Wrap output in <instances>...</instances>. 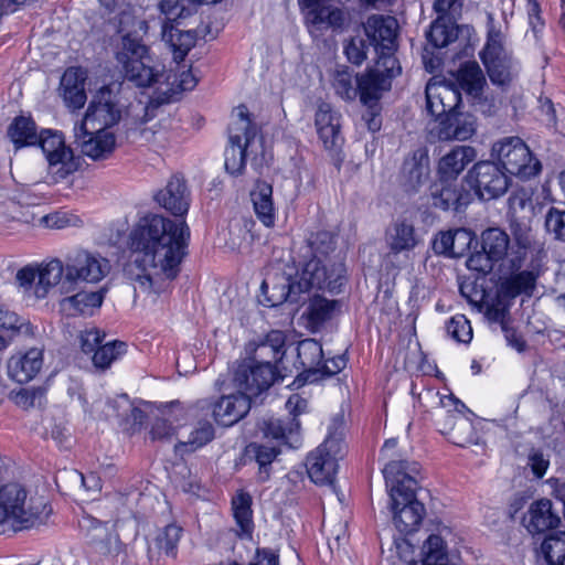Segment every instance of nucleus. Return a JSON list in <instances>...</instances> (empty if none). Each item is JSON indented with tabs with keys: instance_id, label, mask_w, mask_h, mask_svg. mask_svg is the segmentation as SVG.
Masks as SVG:
<instances>
[{
	"instance_id": "obj_52",
	"label": "nucleus",
	"mask_w": 565,
	"mask_h": 565,
	"mask_svg": "<svg viewBox=\"0 0 565 565\" xmlns=\"http://www.w3.org/2000/svg\"><path fill=\"white\" fill-rule=\"evenodd\" d=\"M247 452L255 456V459L259 465L260 472H263L264 469V472L266 473L265 478H267L268 473L266 467L276 459L280 452V449L279 446L274 443L271 445L252 443L247 446Z\"/></svg>"
},
{
	"instance_id": "obj_57",
	"label": "nucleus",
	"mask_w": 565,
	"mask_h": 565,
	"mask_svg": "<svg viewBox=\"0 0 565 565\" xmlns=\"http://www.w3.org/2000/svg\"><path fill=\"white\" fill-rule=\"evenodd\" d=\"M40 223L47 228L62 230L70 226H79L83 222L79 216L65 211H57L40 218Z\"/></svg>"
},
{
	"instance_id": "obj_17",
	"label": "nucleus",
	"mask_w": 565,
	"mask_h": 565,
	"mask_svg": "<svg viewBox=\"0 0 565 565\" xmlns=\"http://www.w3.org/2000/svg\"><path fill=\"white\" fill-rule=\"evenodd\" d=\"M519 63L508 50L507 36L501 31H497V86L502 90L513 89L510 96V104L515 111L522 107V96L514 86V81L519 74Z\"/></svg>"
},
{
	"instance_id": "obj_48",
	"label": "nucleus",
	"mask_w": 565,
	"mask_h": 565,
	"mask_svg": "<svg viewBox=\"0 0 565 565\" xmlns=\"http://www.w3.org/2000/svg\"><path fill=\"white\" fill-rule=\"evenodd\" d=\"M13 403L23 408L42 407L45 403V388L43 387H26L20 388L17 392H11L10 395Z\"/></svg>"
},
{
	"instance_id": "obj_51",
	"label": "nucleus",
	"mask_w": 565,
	"mask_h": 565,
	"mask_svg": "<svg viewBox=\"0 0 565 565\" xmlns=\"http://www.w3.org/2000/svg\"><path fill=\"white\" fill-rule=\"evenodd\" d=\"M335 301L322 297H315L308 307V320L313 326H320L331 319Z\"/></svg>"
},
{
	"instance_id": "obj_28",
	"label": "nucleus",
	"mask_w": 565,
	"mask_h": 565,
	"mask_svg": "<svg viewBox=\"0 0 565 565\" xmlns=\"http://www.w3.org/2000/svg\"><path fill=\"white\" fill-rule=\"evenodd\" d=\"M436 134L439 140H467L475 132V121L469 114L452 110L438 120Z\"/></svg>"
},
{
	"instance_id": "obj_50",
	"label": "nucleus",
	"mask_w": 565,
	"mask_h": 565,
	"mask_svg": "<svg viewBox=\"0 0 565 565\" xmlns=\"http://www.w3.org/2000/svg\"><path fill=\"white\" fill-rule=\"evenodd\" d=\"M126 343L114 341L98 347L93 355V363L98 369H107L113 361L117 360L126 352Z\"/></svg>"
},
{
	"instance_id": "obj_14",
	"label": "nucleus",
	"mask_w": 565,
	"mask_h": 565,
	"mask_svg": "<svg viewBox=\"0 0 565 565\" xmlns=\"http://www.w3.org/2000/svg\"><path fill=\"white\" fill-rule=\"evenodd\" d=\"M73 132L76 148L92 160H106L115 151L116 136L106 127L75 122Z\"/></svg>"
},
{
	"instance_id": "obj_2",
	"label": "nucleus",
	"mask_w": 565,
	"mask_h": 565,
	"mask_svg": "<svg viewBox=\"0 0 565 565\" xmlns=\"http://www.w3.org/2000/svg\"><path fill=\"white\" fill-rule=\"evenodd\" d=\"M109 271L107 258L86 249H77L68 253L64 260L52 258L22 267L17 271L15 281L24 294L44 299L54 288L62 295H68L76 291L81 282H99Z\"/></svg>"
},
{
	"instance_id": "obj_3",
	"label": "nucleus",
	"mask_w": 565,
	"mask_h": 565,
	"mask_svg": "<svg viewBox=\"0 0 565 565\" xmlns=\"http://www.w3.org/2000/svg\"><path fill=\"white\" fill-rule=\"evenodd\" d=\"M110 12H116L120 41L116 44L115 58L120 65L124 76L138 87L154 84L160 73L152 66L149 47L142 42L139 33H147L148 24L135 15L134 8L127 0H99Z\"/></svg>"
},
{
	"instance_id": "obj_22",
	"label": "nucleus",
	"mask_w": 565,
	"mask_h": 565,
	"mask_svg": "<svg viewBox=\"0 0 565 565\" xmlns=\"http://www.w3.org/2000/svg\"><path fill=\"white\" fill-rule=\"evenodd\" d=\"M385 243L388 248L386 257L403 254L408 256L420 243L413 223L406 220H396L386 230Z\"/></svg>"
},
{
	"instance_id": "obj_1",
	"label": "nucleus",
	"mask_w": 565,
	"mask_h": 565,
	"mask_svg": "<svg viewBox=\"0 0 565 565\" xmlns=\"http://www.w3.org/2000/svg\"><path fill=\"white\" fill-rule=\"evenodd\" d=\"M190 239L185 221H172L158 214L140 218L129 235L132 262L140 270L134 276L135 289L160 294L180 270Z\"/></svg>"
},
{
	"instance_id": "obj_59",
	"label": "nucleus",
	"mask_w": 565,
	"mask_h": 565,
	"mask_svg": "<svg viewBox=\"0 0 565 565\" xmlns=\"http://www.w3.org/2000/svg\"><path fill=\"white\" fill-rule=\"evenodd\" d=\"M315 124L317 130H320L324 127H331L333 125L340 124V116L338 113L333 111L330 104L322 102L318 105Z\"/></svg>"
},
{
	"instance_id": "obj_53",
	"label": "nucleus",
	"mask_w": 565,
	"mask_h": 565,
	"mask_svg": "<svg viewBox=\"0 0 565 565\" xmlns=\"http://www.w3.org/2000/svg\"><path fill=\"white\" fill-rule=\"evenodd\" d=\"M448 401L455 404V411L446 409L447 404L444 399L443 407L437 411L435 415V424L438 430L448 438L447 429H451L452 420L457 419L458 416H462L459 407L463 408L465 405L460 403L458 399H455L452 396H448Z\"/></svg>"
},
{
	"instance_id": "obj_24",
	"label": "nucleus",
	"mask_w": 565,
	"mask_h": 565,
	"mask_svg": "<svg viewBox=\"0 0 565 565\" xmlns=\"http://www.w3.org/2000/svg\"><path fill=\"white\" fill-rule=\"evenodd\" d=\"M43 366V351L31 348L25 352L11 355L7 362V372L10 379L18 383H25L34 379Z\"/></svg>"
},
{
	"instance_id": "obj_15",
	"label": "nucleus",
	"mask_w": 565,
	"mask_h": 565,
	"mask_svg": "<svg viewBox=\"0 0 565 565\" xmlns=\"http://www.w3.org/2000/svg\"><path fill=\"white\" fill-rule=\"evenodd\" d=\"M363 29L370 45L376 53L377 61L387 57L396 58L398 22L392 15L372 14L363 23Z\"/></svg>"
},
{
	"instance_id": "obj_45",
	"label": "nucleus",
	"mask_w": 565,
	"mask_h": 565,
	"mask_svg": "<svg viewBox=\"0 0 565 565\" xmlns=\"http://www.w3.org/2000/svg\"><path fill=\"white\" fill-rule=\"evenodd\" d=\"M297 355L305 369L319 372L323 360V350L319 341L316 339L300 341L297 348Z\"/></svg>"
},
{
	"instance_id": "obj_49",
	"label": "nucleus",
	"mask_w": 565,
	"mask_h": 565,
	"mask_svg": "<svg viewBox=\"0 0 565 565\" xmlns=\"http://www.w3.org/2000/svg\"><path fill=\"white\" fill-rule=\"evenodd\" d=\"M182 535V527L172 523L164 526L156 536V545L168 556L175 557L178 543Z\"/></svg>"
},
{
	"instance_id": "obj_9",
	"label": "nucleus",
	"mask_w": 565,
	"mask_h": 565,
	"mask_svg": "<svg viewBox=\"0 0 565 565\" xmlns=\"http://www.w3.org/2000/svg\"><path fill=\"white\" fill-rule=\"evenodd\" d=\"M160 9L167 21L162 25V40L169 44L175 62L184 60L188 52L196 42V32L182 30V20L193 15L198 11L195 0H162Z\"/></svg>"
},
{
	"instance_id": "obj_35",
	"label": "nucleus",
	"mask_w": 565,
	"mask_h": 565,
	"mask_svg": "<svg viewBox=\"0 0 565 565\" xmlns=\"http://www.w3.org/2000/svg\"><path fill=\"white\" fill-rule=\"evenodd\" d=\"M467 182L480 200L494 199V163L490 160L477 162L469 171Z\"/></svg>"
},
{
	"instance_id": "obj_6",
	"label": "nucleus",
	"mask_w": 565,
	"mask_h": 565,
	"mask_svg": "<svg viewBox=\"0 0 565 565\" xmlns=\"http://www.w3.org/2000/svg\"><path fill=\"white\" fill-rule=\"evenodd\" d=\"M491 236L492 228L486 230L481 235V250L471 254L467 260V267L478 273L469 301L490 324L494 322V244L489 243Z\"/></svg>"
},
{
	"instance_id": "obj_39",
	"label": "nucleus",
	"mask_w": 565,
	"mask_h": 565,
	"mask_svg": "<svg viewBox=\"0 0 565 565\" xmlns=\"http://www.w3.org/2000/svg\"><path fill=\"white\" fill-rule=\"evenodd\" d=\"M8 137L14 143L15 149L34 146L38 143V129L31 117L19 116L8 127Z\"/></svg>"
},
{
	"instance_id": "obj_47",
	"label": "nucleus",
	"mask_w": 565,
	"mask_h": 565,
	"mask_svg": "<svg viewBox=\"0 0 565 565\" xmlns=\"http://www.w3.org/2000/svg\"><path fill=\"white\" fill-rule=\"evenodd\" d=\"M214 438V427L210 422H199L190 433L186 440L181 441L177 448L179 451H195Z\"/></svg>"
},
{
	"instance_id": "obj_10",
	"label": "nucleus",
	"mask_w": 565,
	"mask_h": 565,
	"mask_svg": "<svg viewBox=\"0 0 565 565\" xmlns=\"http://www.w3.org/2000/svg\"><path fill=\"white\" fill-rule=\"evenodd\" d=\"M236 120L228 128L230 147L225 150V169L231 174H239L245 167L248 147L256 137V127L252 124L246 106L236 108Z\"/></svg>"
},
{
	"instance_id": "obj_29",
	"label": "nucleus",
	"mask_w": 565,
	"mask_h": 565,
	"mask_svg": "<svg viewBox=\"0 0 565 565\" xmlns=\"http://www.w3.org/2000/svg\"><path fill=\"white\" fill-rule=\"evenodd\" d=\"M250 403L248 396L241 391L223 396L213 407L214 419L222 426H232L249 412Z\"/></svg>"
},
{
	"instance_id": "obj_41",
	"label": "nucleus",
	"mask_w": 565,
	"mask_h": 565,
	"mask_svg": "<svg viewBox=\"0 0 565 565\" xmlns=\"http://www.w3.org/2000/svg\"><path fill=\"white\" fill-rule=\"evenodd\" d=\"M232 509L241 530L238 535L249 537L253 531L252 497L247 492H238L232 499Z\"/></svg>"
},
{
	"instance_id": "obj_44",
	"label": "nucleus",
	"mask_w": 565,
	"mask_h": 565,
	"mask_svg": "<svg viewBox=\"0 0 565 565\" xmlns=\"http://www.w3.org/2000/svg\"><path fill=\"white\" fill-rule=\"evenodd\" d=\"M497 324H500L508 347L516 350L519 353L526 350V341L514 327L513 321L507 313V310L504 308H499V297H497Z\"/></svg>"
},
{
	"instance_id": "obj_19",
	"label": "nucleus",
	"mask_w": 565,
	"mask_h": 565,
	"mask_svg": "<svg viewBox=\"0 0 565 565\" xmlns=\"http://www.w3.org/2000/svg\"><path fill=\"white\" fill-rule=\"evenodd\" d=\"M426 110L436 120L456 110L461 104L459 87L452 83L429 82L425 89Z\"/></svg>"
},
{
	"instance_id": "obj_58",
	"label": "nucleus",
	"mask_w": 565,
	"mask_h": 565,
	"mask_svg": "<svg viewBox=\"0 0 565 565\" xmlns=\"http://www.w3.org/2000/svg\"><path fill=\"white\" fill-rule=\"evenodd\" d=\"M544 225L555 239L565 242V210L552 206L545 215Z\"/></svg>"
},
{
	"instance_id": "obj_63",
	"label": "nucleus",
	"mask_w": 565,
	"mask_h": 565,
	"mask_svg": "<svg viewBox=\"0 0 565 565\" xmlns=\"http://www.w3.org/2000/svg\"><path fill=\"white\" fill-rule=\"evenodd\" d=\"M344 53L348 60L360 65L366 58V44L361 38H352L344 45Z\"/></svg>"
},
{
	"instance_id": "obj_62",
	"label": "nucleus",
	"mask_w": 565,
	"mask_h": 565,
	"mask_svg": "<svg viewBox=\"0 0 565 565\" xmlns=\"http://www.w3.org/2000/svg\"><path fill=\"white\" fill-rule=\"evenodd\" d=\"M527 465L531 468L533 476L541 479L544 477L550 466V459L541 449L532 448L527 456Z\"/></svg>"
},
{
	"instance_id": "obj_60",
	"label": "nucleus",
	"mask_w": 565,
	"mask_h": 565,
	"mask_svg": "<svg viewBox=\"0 0 565 565\" xmlns=\"http://www.w3.org/2000/svg\"><path fill=\"white\" fill-rule=\"evenodd\" d=\"M317 132L326 150L335 152L341 148L342 137L340 134V124L324 127L317 130Z\"/></svg>"
},
{
	"instance_id": "obj_27",
	"label": "nucleus",
	"mask_w": 565,
	"mask_h": 565,
	"mask_svg": "<svg viewBox=\"0 0 565 565\" xmlns=\"http://www.w3.org/2000/svg\"><path fill=\"white\" fill-rule=\"evenodd\" d=\"M522 523L531 534H541L555 529L561 523L559 515L553 510L550 499L543 498L531 503Z\"/></svg>"
},
{
	"instance_id": "obj_31",
	"label": "nucleus",
	"mask_w": 565,
	"mask_h": 565,
	"mask_svg": "<svg viewBox=\"0 0 565 565\" xmlns=\"http://www.w3.org/2000/svg\"><path fill=\"white\" fill-rule=\"evenodd\" d=\"M429 158L422 151L406 158L401 172V182L405 191L417 192L429 178Z\"/></svg>"
},
{
	"instance_id": "obj_64",
	"label": "nucleus",
	"mask_w": 565,
	"mask_h": 565,
	"mask_svg": "<svg viewBox=\"0 0 565 565\" xmlns=\"http://www.w3.org/2000/svg\"><path fill=\"white\" fill-rule=\"evenodd\" d=\"M79 526L82 530L87 531V535H90L92 542L103 541L107 536L106 525L94 518H83Z\"/></svg>"
},
{
	"instance_id": "obj_40",
	"label": "nucleus",
	"mask_w": 565,
	"mask_h": 565,
	"mask_svg": "<svg viewBox=\"0 0 565 565\" xmlns=\"http://www.w3.org/2000/svg\"><path fill=\"white\" fill-rule=\"evenodd\" d=\"M463 30L469 31L468 26L459 28L440 15L431 23L427 39L435 47H445L457 39L458 32Z\"/></svg>"
},
{
	"instance_id": "obj_7",
	"label": "nucleus",
	"mask_w": 565,
	"mask_h": 565,
	"mask_svg": "<svg viewBox=\"0 0 565 565\" xmlns=\"http://www.w3.org/2000/svg\"><path fill=\"white\" fill-rule=\"evenodd\" d=\"M51 511L42 501L30 498L26 488L21 483L10 482L0 488V524L29 527L36 521H44Z\"/></svg>"
},
{
	"instance_id": "obj_12",
	"label": "nucleus",
	"mask_w": 565,
	"mask_h": 565,
	"mask_svg": "<svg viewBox=\"0 0 565 565\" xmlns=\"http://www.w3.org/2000/svg\"><path fill=\"white\" fill-rule=\"evenodd\" d=\"M401 67L397 58L387 57L384 61H375L373 67L364 74L356 76L360 92V100L369 108H373L382 94L391 87V79L399 74Z\"/></svg>"
},
{
	"instance_id": "obj_23",
	"label": "nucleus",
	"mask_w": 565,
	"mask_h": 565,
	"mask_svg": "<svg viewBox=\"0 0 565 565\" xmlns=\"http://www.w3.org/2000/svg\"><path fill=\"white\" fill-rule=\"evenodd\" d=\"M106 292V288L78 290L58 301L60 310L67 317L93 316L95 310L103 305Z\"/></svg>"
},
{
	"instance_id": "obj_13",
	"label": "nucleus",
	"mask_w": 565,
	"mask_h": 565,
	"mask_svg": "<svg viewBox=\"0 0 565 565\" xmlns=\"http://www.w3.org/2000/svg\"><path fill=\"white\" fill-rule=\"evenodd\" d=\"M38 143L49 163V170L55 182L66 179L77 169L73 151L65 146L61 132L44 129L38 132Z\"/></svg>"
},
{
	"instance_id": "obj_25",
	"label": "nucleus",
	"mask_w": 565,
	"mask_h": 565,
	"mask_svg": "<svg viewBox=\"0 0 565 565\" xmlns=\"http://www.w3.org/2000/svg\"><path fill=\"white\" fill-rule=\"evenodd\" d=\"M156 201L174 216H184L190 206V193L182 177L173 175L156 194Z\"/></svg>"
},
{
	"instance_id": "obj_5",
	"label": "nucleus",
	"mask_w": 565,
	"mask_h": 565,
	"mask_svg": "<svg viewBox=\"0 0 565 565\" xmlns=\"http://www.w3.org/2000/svg\"><path fill=\"white\" fill-rule=\"evenodd\" d=\"M311 246L315 256L298 273L297 288L301 294L311 289L338 292L344 282L345 269L341 260L328 257V253L334 249L332 235L327 232L318 233Z\"/></svg>"
},
{
	"instance_id": "obj_38",
	"label": "nucleus",
	"mask_w": 565,
	"mask_h": 565,
	"mask_svg": "<svg viewBox=\"0 0 565 565\" xmlns=\"http://www.w3.org/2000/svg\"><path fill=\"white\" fill-rule=\"evenodd\" d=\"M422 557L409 565H454L449 561L447 546L439 534H430L422 547Z\"/></svg>"
},
{
	"instance_id": "obj_55",
	"label": "nucleus",
	"mask_w": 565,
	"mask_h": 565,
	"mask_svg": "<svg viewBox=\"0 0 565 565\" xmlns=\"http://www.w3.org/2000/svg\"><path fill=\"white\" fill-rule=\"evenodd\" d=\"M531 202V194L523 188L514 190L508 199V216L511 221L512 231H521V226L516 223V213L524 210L525 205Z\"/></svg>"
},
{
	"instance_id": "obj_16",
	"label": "nucleus",
	"mask_w": 565,
	"mask_h": 565,
	"mask_svg": "<svg viewBox=\"0 0 565 565\" xmlns=\"http://www.w3.org/2000/svg\"><path fill=\"white\" fill-rule=\"evenodd\" d=\"M277 372L270 361L257 364L243 363L235 371L234 384L238 391L252 401L253 397L269 388Z\"/></svg>"
},
{
	"instance_id": "obj_30",
	"label": "nucleus",
	"mask_w": 565,
	"mask_h": 565,
	"mask_svg": "<svg viewBox=\"0 0 565 565\" xmlns=\"http://www.w3.org/2000/svg\"><path fill=\"white\" fill-rule=\"evenodd\" d=\"M536 280L537 275L531 270L514 271L510 276L501 278L497 289L499 308L503 299L513 300L521 295L532 297L536 287Z\"/></svg>"
},
{
	"instance_id": "obj_20",
	"label": "nucleus",
	"mask_w": 565,
	"mask_h": 565,
	"mask_svg": "<svg viewBox=\"0 0 565 565\" xmlns=\"http://www.w3.org/2000/svg\"><path fill=\"white\" fill-rule=\"evenodd\" d=\"M298 273L294 275L290 271H284L281 275H276L273 279L267 278L262 282L260 289L265 297L266 305L269 307H277L287 301L297 303L300 301L302 295L297 288Z\"/></svg>"
},
{
	"instance_id": "obj_36",
	"label": "nucleus",
	"mask_w": 565,
	"mask_h": 565,
	"mask_svg": "<svg viewBox=\"0 0 565 565\" xmlns=\"http://www.w3.org/2000/svg\"><path fill=\"white\" fill-rule=\"evenodd\" d=\"M521 231H514L516 244L509 252V236L504 231L497 227V262L504 255L508 269L511 273L520 271L526 256V243L523 241Z\"/></svg>"
},
{
	"instance_id": "obj_56",
	"label": "nucleus",
	"mask_w": 565,
	"mask_h": 565,
	"mask_svg": "<svg viewBox=\"0 0 565 565\" xmlns=\"http://www.w3.org/2000/svg\"><path fill=\"white\" fill-rule=\"evenodd\" d=\"M333 87L337 95L345 100H354L358 95L360 96L356 77L354 78L348 72H339L335 75Z\"/></svg>"
},
{
	"instance_id": "obj_8",
	"label": "nucleus",
	"mask_w": 565,
	"mask_h": 565,
	"mask_svg": "<svg viewBox=\"0 0 565 565\" xmlns=\"http://www.w3.org/2000/svg\"><path fill=\"white\" fill-rule=\"evenodd\" d=\"M497 150V199L504 194L510 185L507 174L529 180L537 175L542 170L541 162L532 157L529 147L520 137L502 139Z\"/></svg>"
},
{
	"instance_id": "obj_33",
	"label": "nucleus",
	"mask_w": 565,
	"mask_h": 565,
	"mask_svg": "<svg viewBox=\"0 0 565 565\" xmlns=\"http://www.w3.org/2000/svg\"><path fill=\"white\" fill-rule=\"evenodd\" d=\"M476 150L469 146H456L438 162V173L444 181L455 180L475 160Z\"/></svg>"
},
{
	"instance_id": "obj_11",
	"label": "nucleus",
	"mask_w": 565,
	"mask_h": 565,
	"mask_svg": "<svg viewBox=\"0 0 565 565\" xmlns=\"http://www.w3.org/2000/svg\"><path fill=\"white\" fill-rule=\"evenodd\" d=\"M343 450L341 435L329 433L326 440L307 457L306 466L310 479L317 484H332Z\"/></svg>"
},
{
	"instance_id": "obj_42",
	"label": "nucleus",
	"mask_w": 565,
	"mask_h": 565,
	"mask_svg": "<svg viewBox=\"0 0 565 565\" xmlns=\"http://www.w3.org/2000/svg\"><path fill=\"white\" fill-rule=\"evenodd\" d=\"M285 343H286V335L282 331L279 330H273L270 331L265 340L258 345L257 348V355L259 358L270 356L271 360H269L276 365L274 366L275 370L279 371V364L282 362V358L285 355Z\"/></svg>"
},
{
	"instance_id": "obj_61",
	"label": "nucleus",
	"mask_w": 565,
	"mask_h": 565,
	"mask_svg": "<svg viewBox=\"0 0 565 565\" xmlns=\"http://www.w3.org/2000/svg\"><path fill=\"white\" fill-rule=\"evenodd\" d=\"M475 236L471 231L466 228H456L452 230V241L454 243V258L461 257L466 254V252L470 248Z\"/></svg>"
},
{
	"instance_id": "obj_32",
	"label": "nucleus",
	"mask_w": 565,
	"mask_h": 565,
	"mask_svg": "<svg viewBox=\"0 0 565 565\" xmlns=\"http://www.w3.org/2000/svg\"><path fill=\"white\" fill-rule=\"evenodd\" d=\"M86 74L81 67L67 68L61 78V94L67 107L82 108L86 103Z\"/></svg>"
},
{
	"instance_id": "obj_54",
	"label": "nucleus",
	"mask_w": 565,
	"mask_h": 565,
	"mask_svg": "<svg viewBox=\"0 0 565 565\" xmlns=\"http://www.w3.org/2000/svg\"><path fill=\"white\" fill-rule=\"evenodd\" d=\"M447 334L459 343H469L472 339V328L463 315H457L446 323Z\"/></svg>"
},
{
	"instance_id": "obj_43",
	"label": "nucleus",
	"mask_w": 565,
	"mask_h": 565,
	"mask_svg": "<svg viewBox=\"0 0 565 565\" xmlns=\"http://www.w3.org/2000/svg\"><path fill=\"white\" fill-rule=\"evenodd\" d=\"M448 440L452 444L467 447L469 445H479V436L476 433L472 422L462 414L452 420L451 429H447Z\"/></svg>"
},
{
	"instance_id": "obj_4",
	"label": "nucleus",
	"mask_w": 565,
	"mask_h": 565,
	"mask_svg": "<svg viewBox=\"0 0 565 565\" xmlns=\"http://www.w3.org/2000/svg\"><path fill=\"white\" fill-rule=\"evenodd\" d=\"M386 486L390 487L393 523L401 534L415 532L425 515L424 504L415 498L419 473L417 462L392 460L383 469Z\"/></svg>"
},
{
	"instance_id": "obj_34",
	"label": "nucleus",
	"mask_w": 565,
	"mask_h": 565,
	"mask_svg": "<svg viewBox=\"0 0 565 565\" xmlns=\"http://www.w3.org/2000/svg\"><path fill=\"white\" fill-rule=\"evenodd\" d=\"M471 193L462 185L457 186L452 184L436 186L431 191V203L435 207L444 211L461 212L471 202Z\"/></svg>"
},
{
	"instance_id": "obj_26",
	"label": "nucleus",
	"mask_w": 565,
	"mask_h": 565,
	"mask_svg": "<svg viewBox=\"0 0 565 565\" xmlns=\"http://www.w3.org/2000/svg\"><path fill=\"white\" fill-rule=\"evenodd\" d=\"M457 84L472 99L476 107H479L482 113L491 115V105H488V109H486L487 104L482 99L486 78L476 62H468L460 66L457 73Z\"/></svg>"
},
{
	"instance_id": "obj_46",
	"label": "nucleus",
	"mask_w": 565,
	"mask_h": 565,
	"mask_svg": "<svg viewBox=\"0 0 565 565\" xmlns=\"http://www.w3.org/2000/svg\"><path fill=\"white\" fill-rule=\"evenodd\" d=\"M541 552L548 565H565V532H557L545 537Z\"/></svg>"
},
{
	"instance_id": "obj_21",
	"label": "nucleus",
	"mask_w": 565,
	"mask_h": 565,
	"mask_svg": "<svg viewBox=\"0 0 565 565\" xmlns=\"http://www.w3.org/2000/svg\"><path fill=\"white\" fill-rule=\"evenodd\" d=\"M263 437L274 444L297 448L300 443V423L295 418L265 417L258 423Z\"/></svg>"
},
{
	"instance_id": "obj_37",
	"label": "nucleus",
	"mask_w": 565,
	"mask_h": 565,
	"mask_svg": "<svg viewBox=\"0 0 565 565\" xmlns=\"http://www.w3.org/2000/svg\"><path fill=\"white\" fill-rule=\"evenodd\" d=\"M250 200L257 218L266 226L275 224V207L273 202V188L265 181L256 182L250 191Z\"/></svg>"
},
{
	"instance_id": "obj_18",
	"label": "nucleus",
	"mask_w": 565,
	"mask_h": 565,
	"mask_svg": "<svg viewBox=\"0 0 565 565\" xmlns=\"http://www.w3.org/2000/svg\"><path fill=\"white\" fill-rule=\"evenodd\" d=\"M120 119L121 109L116 96L109 87H103L90 102L84 118L77 122L86 124V126L97 125V127H106L110 130Z\"/></svg>"
}]
</instances>
